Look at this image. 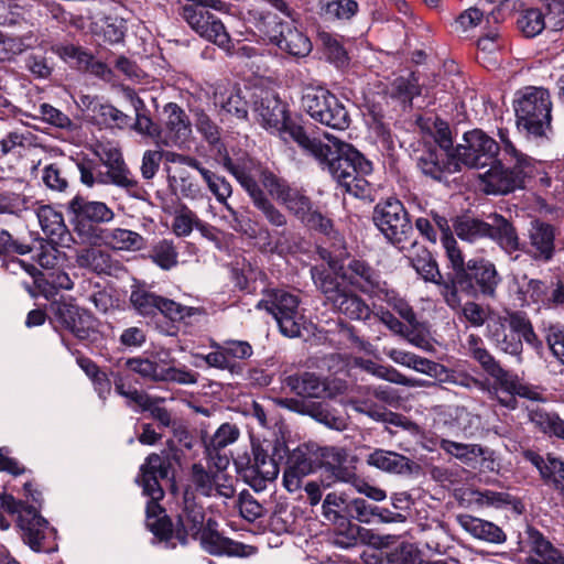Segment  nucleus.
<instances>
[{"instance_id":"1","label":"nucleus","mask_w":564,"mask_h":564,"mask_svg":"<svg viewBox=\"0 0 564 564\" xmlns=\"http://www.w3.org/2000/svg\"><path fill=\"white\" fill-rule=\"evenodd\" d=\"M291 134L348 194L359 198L370 195V184L365 176L372 172V164L359 151L328 133L325 134L327 142L310 138L303 128H291Z\"/></svg>"},{"instance_id":"2","label":"nucleus","mask_w":564,"mask_h":564,"mask_svg":"<svg viewBox=\"0 0 564 564\" xmlns=\"http://www.w3.org/2000/svg\"><path fill=\"white\" fill-rule=\"evenodd\" d=\"M513 107L517 127L528 138L549 139L552 133V100L547 89L529 86L517 91Z\"/></svg>"},{"instance_id":"3","label":"nucleus","mask_w":564,"mask_h":564,"mask_svg":"<svg viewBox=\"0 0 564 564\" xmlns=\"http://www.w3.org/2000/svg\"><path fill=\"white\" fill-rule=\"evenodd\" d=\"M311 276L317 290L324 295L325 303L337 313L351 321H367L372 315L371 308L362 297L348 290L336 276L324 269L313 267Z\"/></svg>"},{"instance_id":"4","label":"nucleus","mask_w":564,"mask_h":564,"mask_svg":"<svg viewBox=\"0 0 564 564\" xmlns=\"http://www.w3.org/2000/svg\"><path fill=\"white\" fill-rule=\"evenodd\" d=\"M487 337L498 349L517 357L522 352V340L534 347L540 345L530 321L519 313L491 318Z\"/></svg>"},{"instance_id":"5","label":"nucleus","mask_w":564,"mask_h":564,"mask_svg":"<svg viewBox=\"0 0 564 564\" xmlns=\"http://www.w3.org/2000/svg\"><path fill=\"white\" fill-rule=\"evenodd\" d=\"M303 109L317 122L335 130L349 127L350 118L343 102L323 87H307L302 96Z\"/></svg>"},{"instance_id":"6","label":"nucleus","mask_w":564,"mask_h":564,"mask_svg":"<svg viewBox=\"0 0 564 564\" xmlns=\"http://www.w3.org/2000/svg\"><path fill=\"white\" fill-rule=\"evenodd\" d=\"M237 470L242 475L245 481L256 491H262L268 482H272L279 475V465L268 454L260 442L251 443V456L242 455L235 459Z\"/></svg>"},{"instance_id":"7","label":"nucleus","mask_w":564,"mask_h":564,"mask_svg":"<svg viewBox=\"0 0 564 564\" xmlns=\"http://www.w3.org/2000/svg\"><path fill=\"white\" fill-rule=\"evenodd\" d=\"M533 173V160L529 156H521L514 160L512 169H506L501 162L494 161L489 170L479 174L481 188L487 194H508L523 184L527 176Z\"/></svg>"},{"instance_id":"8","label":"nucleus","mask_w":564,"mask_h":564,"mask_svg":"<svg viewBox=\"0 0 564 564\" xmlns=\"http://www.w3.org/2000/svg\"><path fill=\"white\" fill-rule=\"evenodd\" d=\"M300 300L295 294L284 290H272L258 304L272 314L281 333L290 338L301 335L303 316L299 310Z\"/></svg>"},{"instance_id":"9","label":"nucleus","mask_w":564,"mask_h":564,"mask_svg":"<svg viewBox=\"0 0 564 564\" xmlns=\"http://www.w3.org/2000/svg\"><path fill=\"white\" fill-rule=\"evenodd\" d=\"M373 221L391 243L403 248V243L410 242L413 227L400 200L389 198L378 204L375 207Z\"/></svg>"},{"instance_id":"10","label":"nucleus","mask_w":564,"mask_h":564,"mask_svg":"<svg viewBox=\"0 0 564 564\" xmlns=\"http://www.w3.org/2000/svg\"><path fill=\"white\" fill-rule=\"evenodd\" d=\"M0 508L10 514H18V525L22 531V539L33 551L44 550L43 542L48 532V523L34 507L17 501L11 495H2Z\"/></svg>"},{"instance_id":"11","label":"nucleus","mask_w":564,"mask_h":564,"mask_svg":"<svg viewBox=\"0 0 564 564\" xmlns=\"http://www.w3.org/2000/svg\"><path fill=\"white\" fill-rule=\"evenodd\" d=\"M259 30L281 51L295 57H305L312 52L311 40L290 23L281 22L275 14H263Z\"/></svg>"},{"instance_id":"12","label":"nucleus","mask_w":564,"mask_h":564,"mask_svg":"<svg viewBox=\"0 0 564 564\" xmlns=\"http://www.w3.org/2000/svg\"><path fill=\"white\" fill-rule=\"evenodd\" d=\"M499 150L495 139L482 130L474 129L464 133L463 143H459L453 153L459 163V169L462 165L481 169L496 160Z\"/></svg>"},{"instance_id":"13","label":"nucleus","mask_w":564,"mask_h":564,"mask_svg":"<svg viewBox=\"0 0 564 564\" xmlns=\"http://www.w3.org/2000/svg\"><path fill=\"white\" fill-rule=\"evenodd\" d=\"M182 18L200 37L230 53L232 42L223 21L214 13L197 6H183Z\"/></svg>"},{"instance_id":"14","label":"nucleus","mask_w":564,"mask_h":564,"mask_svg":"<svg viewBox=\"0 0 564 564\" xmlns=\"http://www.w3.org/2000/svg\"><path fill=\"white\" fill-rule=\"evenodd\" d=\"M94 153L107 167V174L99 178L104 185H116L137 196L138 181L124 163L120 149L112 142H97Z\"/></svg>"},{"instance_id":"15","label":"nucleus","mask_w":564,"mask_h":564,"mask_svg":"<svg viewBox=\"0 0 564 564\" xmlns=\"http://www.w3.org/2000/svg\"><path fill=\"white\" fill-rule=\"evenodd\" d=\"M79 237L90 245L105 246L117 251H139L145 239L135 231L124 228L79 227Z\"/></svg>"},{"instance_id":"16","label":"nucleus","mask_w":564,"mask_h":564,"mask_svg":"<svg viewBox=\"0 0 564 564\" xmlns=\"http://www.w3.org/2000/svg\"><path fill=\"white\" fill-rule=\"evenodd\" d=\"M260 182L274 199L282 203L302 223L313 212L312 203L307 196L289 186L285 181L279 178L272 172L261 171Z\"/></svg>"},{"instance_id":"17","label":"nucleus","mask_w":564,"mask_h":564,"mask_svg":"<svg viewBox=\"0 0 564 564\" xmlns=\"http://www.w3.org/2000/svg\"><path fill=\"white\" fill-rule=\"evenodd\" d=\"M339 278L370 296H381V292L387 285L386 282L381 281L377 270L367 262L357 259L349 261L347 267L341 268Z\"/></svg>"},{"instance_id":"18","label":"nucleus","mask_w":564,"mask_h":564,"mask_svg":"<svg viewBox=\"0 0 564 564\" xmlns=\"http://www.w3.org/2000/svg\"><path fill=\"white\" fill-rule=\"evenodd\" d=\"M556 229L553 225L534 219L528 229L527 254L536 262L547 263L555 254Z\"/></svg>"},{"instance_id":"19","label":"nucleus","mask_w":564,"mask_h":564,"mask_svg":"<svg viewBox=\"0 0 564 564\" xmlns=\"http://www.w3.org/2000/svg\"><path fill=\"white\" fill-rule=\"evenodd\" d=\"M254 110L261 124L279 132L284 140L292 139L291 128H302L288 120L285 105L273 95L261 98Z\"/></svg>"},{"instance_id":"20","label":"nucleus","mask_w":564,"mask_h":564,"mask_svg":"<svg viewBox=\"0 0 564 564\" xmlns=\"http://www.w3.org/2000/svg\"><path fill=\"white\" fill-rule=\"evenodd\" d=\"M205 525L203 507L197 505L194 495L186 490L184 494V507L177 516L175 538L184 545L187 543L188 536L196 539Z\"/></svg>"},{"instance_id":"21","label":"nucleus","mask_w":564,"mask_h":564,"mask_svg":"<svg viewBox=\"0 0 564 564\" xmlns=\"http://www.w3.org/2000/svg\"><path fill=\"white\" fill-rule=\"evenodd\" d=\"M68 209L74 216L75 231L79 235V227H94L86 223L105 224L110 223L115 218L113 210L104 202L87 200L83 197L75 196L68 203Z\"/></svg>"},{"instance_id":"22","label":"nucleus","mask_w":564,"mask_h":564,"mask_svg":"<svg viewBox=\"0 0 564 564\" xmlns=\"http://www.w3.org/2000/svg\"><path fill=\"white\" fill-rule=\"evenodd\" d=\"M191 480L195 489L206 497L220 496L231 498L235 488L231 479L221 473H209L202 464L192 466Z\"/></svg>"},{"instance_id":"23","label":"nucleus","mask_w":564,"mask_h":564,"mask_svg":"<svg viewBox=\"0 0 564 564\" xmlns=\"http://www.w3.org/2000/svg\"><path fill=\"white\" fill-rule=\"evenodd\" d=\"M413 269L426 282L435 283L440 286V292L445 302L453 308L457 307L460 300L454 284L444 282L438 270L436 261L429 252H423L411 259Z\"/></svg>"},{"instance_id":"24","label":"nucleus","mask_w":564,"mask_h":564,"mask_svg":"<svg viewBox=\"0 0 564 564\" xmlns=\"http://www.w3.org/2000/svg\"><path fill=\"white\" fill-rule=\"evenodd\" d=\"M164 113L166 116V132L161 142L166 147L183 145L192 134V127L187 115L174 102H170L164 107Z\"/></svg>"},{"instance_id":"25","label":"nucleus","mask_w":564,"mask_h":564,"mask_svg":"<svg viewBox=\"0 0 564 564\" xmlns=\"http://www.w3.org/2000/svg\"><path fill=\"white\" fill-rule=\"evenodd\" d=\"M323 467L329 473L330 479H323L324 487H330L335 481L346 482L354 479L355 468L347 466L348 453L341 447H324L321 449Z\"/></svg>"},{"instance_id":"26","label":"nucleus","mask_w":564,"mask_h":564,"mask_svg":"<svg viewBox=\"0 0 564 564\" xmlns=\"http://www.w3.org/2000/svg\"><path fill=\"white\" fill-rule=\"evenodd\" d=\"M466 268V279L474 281L482 295L494 297L501 282L495 264L487 259L475 258L467 261Z\"/></svg>"},{"instance_id":"27","label":"nucleus","mask_w":564,"mask_h":564,"mask_svg":"<svg viewBox=\"0 0 564 564\" xmlns=\"http://www.w3.org/2000/svg\"><path fill=\"white\" fill-rule=\"evenodd\" d=\"M419 166L425 175L443 181L448 175L459 172V163L453 152L429 151L420 158Z\"/></svg>"},{"instance_id":"28","label":"nucleus","mask_w":564,"mask_h":564,"mask_svg":"<svg viewBox=\"0 0 564 564\" xmlns=\"http://www.w3.org/2000/svg\"><path fill=\"white\" fill-rule=\"evenodd\" d=\"M216 524L212 519L206 521V525L199 534L202 547L214 555H243L245 546L241 543L221 536L215 529Z\"/></svg>"},{"instance_id":"29","label":"nucleus","mask_w":564,"mask_h":564,"mask_svg":"<svg viewBox=\"0 0 564 564\" xmlns=\"http://www.w3.org/2000/svg\"><path fill=\"white\" fill-rule=\"evenodd\" d=\"M530 555L527 564H564V554L557 550L542 533L529 529Z\"/></svg>"},{"instance_id":"30","label":"nucleus","mask_w":564,"mask_h":564,"mask_svg":"<svg viewBox=\"0 0 564 564\" xmlns=\"http://www.w3.org/2000/svg\"><path fill=\"white\" fill-rule=\"evenodd\" d=\"M36 216L42 231L51 242L65 245L69 240V231L61 212L48 205H41L36 209Z\"/></svg>"},{"instance_id":"31","label":"nucleus","mask_w":564,"mask_h":564,"mask_svg":"<svg viewBox=\"0 0 564 564\" xmlns=\"http://www.w3.org/2000/svg\"><path fill=\"white\" fill-rule=\"evenodd\" d=\"M76 264L97 274H111L118 269V262L106 250L98 247L78 249L75 254Z\"/></svg>"},{"instance_id":"32","label":"nucleus","mask_w":564,"mask_h":564,"mask_svg":"<svg viewBox=\"0 0 564 564\" xmlns=\"http://www.w3.org/2000/svg\"><path fill=\"white\" fill-rule=\"evenodd\" d=\"M489 223L488 237L496 241L509 256L521 249L520 238L514 226L503 216L492 214Z\"/></svg>"},{"instance_id":"33","label":"nucleus","mask_w":564,"mask_h":564,"mask_svg":"<svg viewBox=\"0 0 564 564\" xmlns=\"http://www.w3.org/2000/svg\"><path fill=\"white\" fill-rule=\"evenodd\" d=\"M245 191L248 193L252 205L258 210L259 216L263 220L275 228H282L286 226V216L265 195L257 181L251 185L249 184L248 188Z\"/></svg>"},{"instance_id":"34","label":"nucleus","mask_w":564,"mask_h":564,"mask_svg":"<svg viewBox=\"0 0 564 564\" xmlns=\"http://www.w3.org/2000/svg\"><path fill=\"white\" fill-rule=\"evenodd\" d=\"M458 524L471 536L488 543L500 544L506 541L503 531L490 521H486L469 514L457 516Z\"/></svg>"},{"instance_id":"35","label":"nucleus","mask_w":564,"mask_h":564,"mask_svg":"<svg viewBox=\"0 0 564 564\" xmlns=\"http://www.w3.org/2000/svg\"><path fill=\"white\" fill-rule=\"evenodd\" d=\"M61 316L66 328L78 339H90L96 333L95 318L85 310L76 306H65L61 310Z\"/></svg>"},{"instance_id":"36","label":"nucleus","mask_w":564,"mask_h":564,"mask_svg":"<svg viewBox=\"0 0 564 564\" xmlns=\"http://www.w3.org/2000/svg\"><path fill=\"white\" fill-rule=\"evenodd\" d=\"M214 104L219 108L221 116L245 120L248 116V105L237 87L218 89L214 94Z\"/></svg>"},{"instance_id":"37","label":"nucleus","mask_w":564,"mask_h":564,"mask_svg":"<svg viewBox=\"0 0 564 564\" xmlns=\"http://www.w3.org/2000/svg\"><path fill=\"white\" fill-rule=\"evenodd\" d=\"M489 376L494 378L492 389L498 402L510 410L517 409L516 390L520 381L518 376L505 370L501 366Z\"/></svg>"},{"instance_id":"38","label":"nucleus","mask_w":564,"mask_h":564,"mask_svg":"<svg viewBox=\"0 0 564 564\" xmlns=\"http://www.w3.org/2000/svg\"><path fill=\"white\" fill-rule=\"evenodd\" d=\"M284 383L292 392L301 397L322 398L326 393L325 382L311 372L289 376Z\"/></svg>"},{"instance_id":"39","label":"nucleus","mask_w":564,"mask_h":564,"mask_svg":"<svg viewBox=\"0 0 564 564\" xmlns=\"http://www.w3.org/2000/svg\"><path fill=\"white\" fill-rule=\"evenodd\" d=\"M502 7L503 4L500 2L499 6L490 12H486V15L485 12L478 8H469L459 14L456 19V25L463 32L469 31L475 26L480 25L482 22H486L490 28L491 24H498L506 18Z\"/></svg>"},{"instance_id":"40","label":"nucleus","mask_w":564,"mask_h":564,"mask_svg":"<svg viewBox=\"0 0 564 564\" xmlns=\"http://www.w3.org/2000/svg\"><path fill=\"white\" fill-rule=\"evenodd\" d=\"M384 354L388 356L393 362L401 365L406 368H411L417 372L427 375V376H436L437 369L440 367L438 364L420 357L413 352L405 351L398 348H384Z\"/></svg>"},{"instance_id":"41","label":"nucleus","mask_w":564,"mask_h":564,"mask_svg":"<svg viewBox=\"0 0 564 564\" xmlns=\"http://www.w3.org/2000/svg\"><path fill=\"white\" fill-rule=\"evenodd\" d=\"M367 464L382 471L402 474L410 470V459L395 452L375 449L367 456Z\"/></svg>"},{"instance_id":"42","label":"nucleus","mask_w":564,"mask_h":564,"mask_svg":"<svg viewBox=\"0 0 564 564\" xmlns=\"http://www.w3.org/2000/svg\"><path fill=\"white\" fill-rule=\"evenodd\" d=\"M196 228L198 231L205 229V223H203L198 216L186 205H180L174 214L172 230L177 237H187L192 234L193 229Z\"/></svg>"},{"instance_id":"43","label":"nucleus","mask_w":564,"mask_h":564,"mask_svg":"<svg viewBox=\"0 0 564 564\" xmlns=\"http://www.w3.org/2000/svg\"><path fill=\"white\" fill-rule=\"evenodd\" d=\"M454 230L460 239L473 242L488 237L490 228L489 223L464 216L455 220Z\"/></svg>"},{"instance_id":"44","label":"nucleus","mask_w":564,"mask_h":564,"mask_svg":"<svg viewBox=\"0 0 564 564\" xmlns=\"http://www.w3.org/2000/svg\"><path fill=\"white\" fill-rule=\"evenodd\" d=\"M530 422L542 433L554 435L564 441V420L555 413L543 410H532L529 413Z\"/></svg>"},{"instance_id":"45","label":"nucleus","mask_w":564,"mask_h":564,"mask_svg":"<svg viewBox=\"0 0 564 564\" xmlns=\"http://www.w3.org/2000/svg\"><path fill=\"white\" fill-rule=\"evenodd\" d=\"M522 305L539 304L545 306L549 301V286L540 280H525L518 289Z\"/></svg>"},{"instance_id":"46","label":"nucleus","mask_w":564,"mask_h":564,"mask_svg":"<svg viewBox=\"0 0 564 564\" xmlns=\"http://www.w3.org/2000/svg\"><path fill=\"white\" fill-rule=\"evenodd\" d=\"M378 297L391 306L400 317L410 325V327L415 328L416 326H420L412 306L394 290H391L386 285L381 292V296Z\"/></svg>"},{"instance_id":"47","label":"nucleus","mask_w":564,"mask_h":564,"mask_svg":"<svg viewBox=\"0 0 564 564\" xmlns=\"http://www.w3.org/2000/svg\"><path fill=\"white\" fill-rule=\"evenodd\" d=\"M124 367L140 375L142 378L151 381H162L164 362L151 360L149 358H129L124 361Z\"/></svg>"},{"instance_id":"48","label":"nucleus","mask_w":564,"mask_h":564,"mask_svg":"<svg viewBox=\"0 0 564 564\" xmlns=\"http://www.w3.org/2000/svg\"><path fill=\"white\" fill-rule=\"evenodd\" d=\"M441 242L445 250L446 257L456 273V282L463 284V278H466V263L462 250L453 235L441 236Z\"/></svg>"},{"instance_id":"49","label":"nucleus","mask_w":564,"mask_h":564,"mask_svg":"<svg viewBox=\"0 0 564 564\" xmlns=\"http://www.w3.org/2000/svg\"><path fill=\"white\" fill-rule=\"evenodd\" d=\"M368 370L376 376L377 378L387 380L389 382L401 384L405 387L416 388V387H427L430 382L415 378H408L402 375L395 368L390 366H381L372 364Z\"/></svg>"},{"instance_id":"50","label":"nucleus","mask_w":564,"mask_h":564,"mask_svg":"<svg viewBox=\"0 0 564 564\" xmlns=\"http://www.w3.org/2000/svg\"><path fill=\"white\" fill-rule=\"evenodd\" d=\"M322 15L326 20H349L358 11L355 0H333L321 4Z\"/></svg>"},{"instance_id":"51","label":"nucleus","mask_w":564,"mask_h":564,"mask_svg":"<svg viewBox=\"0 0 564 564\" xmlns=\"http://www.w3.org/2000/svg\"><path fill=\"white\" fill-rule=\"evenodd\" d=\"M440 447L465 464L470 463L484 454L480 445L464 444L445 438L441 440Z\"/></svg>"},{"instance_id":"52","label":"nucleus","mask_w":564,"mask_h":564,"mask_svg":"<svg viewBox=\"0 0 564 564\" xmlns=\"http://www.w3.org/2000/svg\"><path fill=\"white\" fill-rule=\"evenodd\" d=\"M150 258L163 270H170L177 263V251L173 241L163 239L155 243L151 250Z\"/></svg>"},{"instance_id":"53","label":"nucleus","mask_w":564,"mask_h":564,"mask_svg":"<svg viewBox=\"0 0 564 564\" xmlns=\"http://www.w3.org/2000/svg\"><path fill=\"white\" fill-rule=\"evenodd\" d=\"M518 26L528 37H533L547 29L543 11L539 9L524 10L518 19Z\"/></svg>"},{"instance_id":"54","label":"nucleus","mask_w":564,"mask_h":564,"mask_svg":"<svg viewBox=\"0 0 564 564\" xmlns=\"http://www.w3.org/2000/svg\"><path fill=\"white\" fill-rule=\"evenodd\" d=\"M54 52L70 66L78 69H88L93 55L79 46L63 45L56 46Z\"/></svg>"},{"instance_id":"55","label":"nucleus","mask_w":564,"mask_h":564,"mask_svg":"<svg viewBox=\"0 0 564 564\" xmlns=\"http://www.w3.org/2000/svg\"><path fill=\"white\" fill-rule=\"evenodd\" d=\"M307 415L333 430L343 431L347 426L344 416L336 415L322 403L310 402Z\"/></svg>"},{"instance_id":"56","label":"nucleus","mask_w":564,"mask_h":564,"mask_svg":"<svg viewBox=\"0 0 564 564\" xmlns=\"http://www.w3.org/2000/svg\"><path fill=\"white\" fill-rule=\"evenodd\" d=\"M130 300L141 315L150 316L159 312L162 297L144 290H137L132 292Z\"/></svg>"},{"instance_id":"57","label":"nucleus","mask_w":564,"mask_h":564,"mask_svg":"<svg viewBox=\"0 0 564 564\" xmlns=\"http://www.w3.org/2000/svg\"><path fill=\"white\" fill-rule=\"evenodd\" d=\"M347 502L344 496L336 492L328 494L322 505L324 518L333 523L346 518Z\"/></svg>"},{"instance_id":"58","label":"nucleus","mask_w":564,"mask_h":564,"mask_svg":"<svg viewBox=\"0 0 564 564\" xmlns=\"http://www.w3.org/2000/svg\"><path fill=\"white\" fill-rule=\"evenodd\" d=\"M422 128L426 129L429 133L432 134L441 151L449 152L453 140L449 127L446 122L438 119L432 121L431 118H429L425 120Z\"/></svg>"},{"instance_id":"59","label":"nucleus","mask_w":564,"mask_h":564,"mask_svg":"<svg viewBox=\"0 0 564 564\" xmlns=\"http://www.w3.org/2000/svg\"><path fill=\"white\" fill-rule=\"evenodd\" d=\"M203 180L207 184L208 189L215 195L216 199L226 206L227 199L232 194V187L230 183L223 176L215 174L214 172H204Z\"/></svg>"},{"instance_id":"60","label":"nucleus","mask_w":564,"mask_h":564,"mask_svg":"<svg viewBox=\"0 0 564 564\" xmlns=\"http://www.w3.org/2000/svg\"><path fill=\"white\" fill-rule=\"evenodd\" d=\"M170 469V455L165 452H162V454H150L147 457L145 463L141 466L140 471L153 476H159L160 478L164 479L169 477Z\"/></svg>"},{"instance_id":"61","label":"nucleus","mask_w":564,"mask_h":564,"mask_svg":"<svg viewBox=\"0 0 564 564\" xmlns=\"http://www.w3.org/2000/svg\"><path fill=\"white\" fill-rule=\"evenodd\" d=\"M76 166L80 174V182L84 185L88 187H93L95 184L104 185L99 178L105 176L107 171L102 172L95 161L87 158H82L76 161Z\"/></svg>"},{"instance_id":"62","label":"nucleus","mask_w":564,"mask_h":564,"mask_svg":"<svg viewBox=\"0 0 564 564\" xmlns=\"http://www.w3.org/2000/svg\"><path fill=\"white\" fill-rule=\"evenodd\" d=\"M195 127L209 144H218L220 129L203 110L195 112Z\"/></svg>"},{"instance_id":"63","label":"nucleus","mask_w":564,"mask_h":564,"mask_svg":"<svg viewBox=\"0 0 564 564\" xmlns=\"http://www.w3.org/2000/svg\"><path fill=\"white\" fill-rule=\"evenodd\" d=\"M95 32L101 34L105 42L110 44L119 43L124 34L122 21L116 18H105L100 24L96 23Z\"/></svg>"},{"instance_id":"64","label":"nucleus","mask_w":564,"mask_h":564,"mask_svg":"<svg viewBox=\"0 0 564 564\" xmlns=\"http://www.w3.org/2000/svg\"><path fill=\"white\" fill-rule=\"evenodd\" d=\"M544 21L551 31L564 28V0H547L545 3Z\"/></svg>"}]
</instances>
